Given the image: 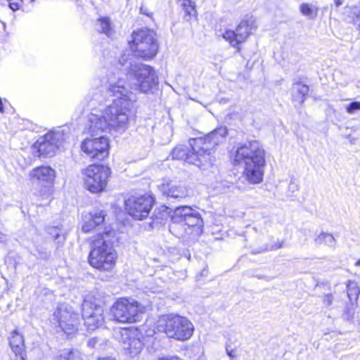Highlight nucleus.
Returning <instances> with one entry per match:
<instances>
[{
  "mask_svg": "<svg viewBox=\"0 0 360 360\" xmlns=\"http://www.w3.org/2000/svg\"><path fill=\"white\" fill-rule=\"evenodd\" d=\"M55 360H82L80 353L77 350L65 349L58 355Z\"/></svg>",
  "mask_w": 360,
  "mask_h": 360,
  "instance_id": "obj_29",
  "label": "nucleus"
},
{
  "mask_svg": "<svg viewBox=\"0 0 360 360\" xmlns=\"http://www.w3.org/2000/svg\"><path fill=\"white\" fill-rule=\"evenodd\" d=\"M238 334L230 335L226 343V352L231 360H233L237 356L236 350L240 346V342L238 340Z\"/></svg>",
  "mask_w": 360,
  "mask_h": 360,
  "instance_id": "obj_27",
  "label": "nucleus"
},
{
  "mask_svg": "<svg viewBox=\"0 0 360 360\" xmlns=\"http://www.w3.org/2000/svg\"><path fill=\"white\" fill-rule=\"evenodd\" d=\"M103 302L93 295H87L82 303V319L88 330H94L104 322Z\"/></svg>",
  "mask_w": 360,
  "mask_h": 360,
  "instance_id": "obj_8",
  "label": "nucleus"
},
{
  "mask_svg": "<svg viewBox=\"0 0 360 360\" xmlns=\"http://www.w3.org/2000/svg\"><path fill=\"white\" fill-rule=\"evenodd\" d=\"M326 235L325 232H321L316 238L315 243L317 245L324 244V236Z\"/></svg>",
  "mask_w": 360,
  "mask_h": 360,
  "instance_id": "obj_40",
  "label": "nucleus"
},
{
  "mask_svg": "<svg viewBox=\"0 0 360 360\" xmlns=\"http://www.w3.org/2000/svg\"><path fill=\"white\" fill-rule=\"evenodd\" d=\"M105 212L101 210H96L84 217V224L82 226V231L84 233H89L96 230L99 231L105 221Z\"/></svg>",
  "mask_w": 360,
  "mask_h": 360,
  "instance_id": "obj_20",
  "label": "nucleus"
},
{
  "mask_svg": "<svg viewBox=\"0 0 360 360\" xmlns=\"http://www.w3.org/2000/svg\"><path fill=\"white\" fill-rule=\"evenodd\" d=\"M99 360H115V359H111V358L106 357V358H103V359H99Z\"/></svg>",
  "mask_w": 360,
  "mask_h": 360,
  "instance_id": "obj_49",
  "label": "nucleus"
},
{
  "mask_svg": "<svg viewBox=\"0 0 360 360\" xmlns=\"http://www.w3.org/2000/svg\"><path fill=\"white\" fill-rule=\"evenodd\" d=\"M113 234L112 231L105 229L91 238L88 260L92 267L108 271L115 266L117 254L111 241Z\"/></svg>",
  "mask_w": 360,
  "mask_h": 360,
  "instance_id": "obj_4",
  "label": "nucleus"
},
{
  "mask_svg": "<svg viewBox=\"0 0 360 360\" xmlns=\"http://www.w3.org/2000/svg\"><path fill=\"white\" fill-rule=\"evenodd\" d=\"M158 187L162 195L167 197L168 200L179 201L189 195L188 188L184 184L170 179H163Z\"/></svg>",
  "mask_w": 360,
  "mask_h": 360,
  "instance_id": "obj_18",
  "label": "nucleus"
},
{
  "mask_svg": "<svg viewBox=\"0 0 360 360\" xmlns=\"http://www.w3.org/2000/svg\"><path fill=\"white\" fill-rule=\"evenodd\" d=\"M110 174V168L107 166L102 165L89 166L84 172V181L86 189L93 193L103 191L106 186Z\"/></svg>",
  "mask_w": 360,
  "mask_h": 360,
  "instance_id": "obj_12",
  "label": "nucleus"
},
{
  "mask_svg": "<svg viewBox=\"0 0 360 360\" xmlns=\"http://www.w3.org/2000/svg\"><path fill=\"white\" fill-rule=\"evenodd\" d=\"M82 150L91 159L103 160L108 154V139L101 136L98 138L86 139L81 145Z\"/></svg>",
  "mask_w": 360,
  "mask_h": 360,
  "instance_id": "obj_14",
  "label": "nucleus"
},
{
  "mask_svg": "<svg viewBox=\"0 0 360 360\" xmlns=\"http://www.w3.org/2000/svg\"><path fill=\"white\" fill-rule=\"evenodd\" d=\"M171 219L174 223H184L188 226H203V221L200 213L189 206L175 207Z\"/></svg>",
  "mask_w": 360,
  "mask_h": 360,
  "instance_id": "obj_15",
  "label": "nucleus"
},
{
  "mask_svg": "<svg viewBox=\"0 0 360 360\" xmlns=\"http://www.w3.org/2000/svg\"><path fill=\"white\" fill-rule=\"evenodd\" d=\"M172 211V208L166 205H161L160 207L156 208L151 217L152 222L150 225L162 224L169 217Z\"/></svg>",
  "mask_w": 360,
  "mask_h": 360,
  "instance_id": "obj_25",
  "label": "nucleus"
},
{
  "mask_svg": "<svg viewBox=\"0 0 360 360\" xmlns=\"http://www.w3.org/2000/svg\"><path fill=\"white\" fill-rule=\"evenodd\" d=\"M208 275V269L207 267L203 268L199 275L197 276L198 279H200V277H207Z\"/></svg>",
  "mask_w": 360,
  "mask_h": 360,
  "instance_id": "obj_44",
  "label": "nucleus"
},
{
  "mask_svg": "<svg viewBox=\"0 0 360 360\" xmlns=\"http://www.w3.org/2000/svg\"><path fill=\"white\" fill-rule=\"evenodd\" d=\"M180 6L184 12V19L190 21L193 17H195L197 11L195 2L191 0H179Z\"/></svg>",
  "mask_w": 360,
  "mask_h": 360,
  "instance_id": "obj_26",
  "label": "nucleus"
},
{
  "mask_svg": "<svg viewBox=\"0 0 360 360\" xmlns=\"http://www.w3.org/2000/svg\"><path fill=\"white\" fill-rule=\"evenodd\" d=\"M129 43L134 56L146 60L153 59L159 49L155 32L148 28L134 31Z\"/></svg>",
  "mask_w": 360,
  "mask_h": 360,
  "instance_id": "obj_6",
  "label": "nucleus"
},
{
  "mask_svg": "<svg viewBox=\"0 0 360 360\" xmlns=\"http://www.w3.org/2000/svg\"><path fill=\"white\" fill-rule=\"evenodd\" d=\"M345 109L349 114H354L356 111L360 110V101L351 102L346 106Z\"/></svg>",
  "mask_w": 360,
  "mask_h": 360,
  "instance_id": "obj_34",
  "label": "nucleus"
},
{
  "mask_svg": "<svg viewBox=\"0 0 360 360\" xmlns=\"http://www.w3.org/2000/svg\"><path fill=\"white\" fill-rule=\"evenodd\" d=\"M255 276H256L257 278H259V279L263 278V279H265V280H266V281H271V280H272V279H273V278H272V277H268V276H265L255 275Z\"/></svg>",
  "mask_w": 360,
  "mask_h": 360,
  "instance_id": "obj_46",
  "label": "nucleus"
},
{
  "mask_svg": "<svg viewBox=\"0 0 360 360\" xmlns=\"http://www.w3.org/2000/svg\"><path fill=\"white\" fill-rule=\"evenodd\" d=\"M9 345L15 354L13 360H25L23 336L14 330L9 337Z\"/></svg>",
  "mask_w": 360,
  "mask_h": 360,
  "instance_id": "obj_21",
  "label": "nucleus"
},
{
  "mask_svg": "<svg viewBox=\"0 0 360 360\" xmlns=\"http://www.w3.org/2000/svg\"><path fill=\"white\" fill-rule=\"evenodd\" d=\"M334 300L333 295L331 293L325 294L323 296L322 301L326 307L330 306Z\"/></svg>",
  "mask_w": 360,
  "mask_h": 360,
  "instance_id": "obj_36",
  "label": "nucleus"
},
{
  "mask_svg": "<svg viewBox=\"0 0 360 360\" xmlns=\"http://www.w3.org/2000/svg\"><path fill=\"white\" fill-rule=\"evenodd\" d=\"M309 91V86L302 82H295L292 84L291 95L292 101L299 104L304 103Z\"/></svg>",
  "mask_w": 360,
  "mask_h": 360,
  "instance_id": "obj_23",
  "label": "nucleus"
},
{
  "mask_svg": "<svg viewBox=\"0 0 360 360\" xmlns=\"http://www.w3.org/2000/svg\"><path fill=\"white\" fill-rule=\"evenodd\" d=\"M22 3L21 0H13L9 1V8L15 11L20 8V4Z\"/></svg>",
  "mask_w": 360,
  "mask_h": 360,
  "instance_id": "obj_38",
  "label": "nucleus"
},
{
  "mask_svg": "<svg viewBox=\"0 0 360 360\" xmlns=\"http://www.w3.org/2000/svg\"><path fill=\"white\" fill-rule=\"evenodd\" d=\"M233 164L244 167V174L251 184L262 181L266 165L265 151L257 141H252L238 146L233 154Z\"/></svg>",
  "mask_w": 360,
  "mask_h": 360,
  "instance_id": "obj_3",
  "label": "nucleus"
},
{
  "mask_svg": "<svg viewBox=\"0 0 360 360\" xmlns=\"http://www.w3.org/2000/svg\"><path fill=\"white\" fill-rule=\"evenodd\" d=\"M129 55L123 54L119 59L122 67L127 70L126 74L131 89L148 94L158 85V77L154 68L141 63L128 62Z\"/></svg>",
  "mask_w": 360,
  "mask_h": 360,
  "instance_id": "obj_5",
  "label": "nucleus"
},
{
  "mask_svg": "<svg viewBox=\"0 0 360 360\" xmlns=\"http://www.w3.org/2000/svg\"><path fill=\"white\" fill-rule=\"evenodd\" d=\"M289 188H290V190H292V192H294V191L298 190V186L295 183L290 182V184L289 185Z\"/></svg>",
  "mask_w": 360,
  "mask_h": 360,
  "instance_id": "obj_45",
  "label": "nucleus"
},
{
  "mask_svg": "<svg viewBox=\"0 0 360 360\" xmlns=\"http://www.w3.org/2000/svg\"><path fill=\"white\" fill-rule=\"evenodd\" d=\"M37 252L39 257L43 259H48L51 255L50 252H48L46 249L42 248H37Z\"/></svg>",
  "mask_w": 360,
  "mask_h": 360,
  "instance_id": "obj_37",
  "label": "nucleus"
},
{
  "mask_svg": "<svg viewBox=\"0 0 360 360\" xmlns=\"http://www.w3.org/2000/svg\"><path fill=\"white\" fill-rule=\"evenodd\" d=\"M52 322L67 335L74 334L79 324V315L71 306L60 304L53 314Z\"/></svg>",
  "mask_w": 360,
  "mask_h": 360,
  "instance_id": "obj_11",
  "label": "nucleus"
},
{
  "mask_svg": "<svg viewBox=\"0 0 360 360\" xmlns=\"http://www.w3.org/2000/svg\"><path fill=\"white\" fill-rule=\"evenodd\" d=\"M98 343V339L96 338H90L87 342V346L89 348H94Z\"/></svg>",
  "mask_w": 360,
  "mask_h": 360,
  "instance_id": "obj_41",
  "label": "nucleus"
},
{
  "mask_svg": "<svg viewBox=\"0 0 360 360\" xmlns=\"http://www.w3.org/2000/svg\"><path fill=\"white\" fill-rule=\"evenodd\" d=\"M140 13L143 15H146L148 17H151L153 13L150 12L147 7L142 5L140 8Z\"/></svg>",
  "mask_w": 360,
  "mask_h": 360,
  "instance_id": "obj_42",
  "label": "nucleus"
},
{
  "mask_svg": "<svg viewBox=\"0 0 360 360\" xmlns=\"http://www.w3.org/2000/svg\"><path fill=\"white\" fill-rule=\"evenodd\" d=\"M158 360H181L177 356H167L159 358Z\"/></svg>",
  "mask_w": 360,
  "mask_h": 360,
  "instance_id": "obj_43",
  "label": "nucleus"
},
{
  "mask_svg": "<svg viewBox=\"0 0 360 360\" xmlns=\"http://www.w3.org/2000/svg\"><path fill=\"white\" fill-rule=\"evenodd\" d=\"M103 302L93 295H87L82 303V319L88 330H94L104 322Z\"/></svg>",
  "mask_w": 360,
  "mask_h": 360,
  "instance_id": "obj_9",
  "label": "nucleus"
},
{
  "mask_svg": "<svg viewBox=\"0 0 360 360\" xmlns=\"http://www.w3.org/2000/svg\"><path fill=\"white\" fill-rule=\"evenodd\" d=\"M50 136L49 140L51 141L52 143H56V148L59 149L60 147H63V143L69 137V130L61 127L58 128L56 130H52L46 134Z\"/></svg>",
  "mask_w": 360,
  "mask_h": 360,
  "instance_id": "obj_24",
  "label": "nucleus"
},
{
  "mask_svg": "<svg viewBox=\"0 0 360 360\" xmlns=\"http://www.w3.org/2000/svg\"><path fill=\"white\" fill-rule=\"evenodd\" d=\"M265 250H266V249H262V248H261V249H259V250H252V253L253 255L259 254V253H261V252H264V251H265Z\"/></svg>",
  "mask_w": 360,
  "mask_h": 360,
  "instance_id": "obj_47",
  "label": "nucleus"
},
{
  "mask_svg": "<svg viewBox=\"0 0 360 360\" xmlns=\"http://www.w3.org/2000/svg\"><path fill=\"white\" fill-rule=\"evenodd\" d=\"M350 305L346 306L344 312L342 314V318L348 321H351L355 314V308L354 307V302H350Z\"/></svg>",
  "mask_w": 360,
  "mask_h": 360,
  "instance_id": "obj_33",
  "label": "nucleus"
},
{
  "mask_svg": "<svg viewBox=\"0 0 360 360\" xmlns=\"http://www.w3.org/2000/svg\"><path fill=\"white\" fill-rule=\"evenodd\" d=\"M111 314L114 319L122 323H133L139 321L143 310L136 301L120 298L111 307Z\"/></svg>",
  "mask_w": 360,
  "mask_h": 360,
  "instance_id": "obj_10",
  "label": "nucleus"
},
{
  "mask_svg": "<svg viewBox=\"0 0 360 360\" xmlns=\"http://www.w3.org/2000/svg\"><path fill=\"white\" fill-rule=\"evenodd\" d=\"M227 128L221 126L204 137L191 139L188 146L178 145L170 153L173 160L185 162L200 167L210 162V153L227 134Z\"/></svg>",
  "mask_w": 360,
  "mask_h": 360,
  "instance_id": "obj_2",
  "label": "nucleus"
},
{
  "mask_svg": "<svg viewBox=\"0 0 360 360\" xmlns=\"http://www.w3.org/2000/svg\"><path fill=\"white\" fill-rule=\"evenodd\" d=\"M300 11L303 15L314 19L317 15L318 8L308 3H302L300 6Z\"/></svg>",
  "mask_w": 360,
  "mask_h": 360,
  "instance_id": "obj_31",
  "label": "nucleus"
},
{
  "mask_svg": "<svg viewBox=\"0 0 360 360\" xmlns=\"http://www.w3.org/2000/svg\"><path fill=\"white\" fill-rule=\"evenodd\" d=\"M158 329L163 331L170 338L185 341L193 333L194 326L186 317L177 314L162 316L158 321Z\"/></svg>",
  "mask_w": 360,
  "mask_h": 360,
  "instance_id": "obj_7",
  "label": "nucleus"
},
{
  "mask_svg": "<svg viewBox=\"0 0 360 360\" xmlns=\"http://www.w3.org/2000/svg\"><path fill=\"white\" fill-rule=\"evenodd\" d=\"M49 137L50 136L45 134L34 143V147L37 149L39 157H52L55 155L56 150H58L56 148V143H52Z\"/></svg>",
  "mask_w": 360,
  "mask_h": 360,
  "instance_id": "obj_22",
  "label": "nucleus"
},
{
  "mask_svg": "<svg viewBox=\"0 0 360 360\" xmlns=\"http://www.w3.org/2000/svg\"><path fill=\"white\" fill-rule=\"evenodd\" d=\"M0 239H1V237H0ZM0 241H1V240H0Z\"/></svg>",
  "mask_w": 360,
  "mask_h": 360,
  "instance_id": "obj_51",
  "label": "nucleus"
},
{
  "mask_svg": "<svg viewBox=\"0 0 360 360\" xmlns=\"http://www.w3.org/2000/svg\"><path fill=\"white\" fill-rule=\"evenodd\" d=\"M96 27L98 32L104 33L108 37H110L114 32L111 20L108 17H101L98 19Z\"/></svg>",
  "mask_w": 360,
  "mask_h": 360,
  "instance_id": "obj_28",
  "label": "nucleus"
},
{
  "mask_svg": "<svg viewBox=\"0 0 360 360\" xmlns=\"http://www.w3.org/2000/svg\"><path fill=\"white\" fill-rule=\"evenodd\" d=\"M121 336L125 352L131 357L139 355L143 348L141 332L137 329L124 330Z\"/></svg>",
  "mask_w": 360,
  "mask_h": 360,
  "instance_id": "obj_16",
  "label": "nucleus"
},
{
  "mask_svg": "<svg viewBox=\"0 0 360 360\" xmlns=\"http://www.w3.org/2000/svg\"><path fill=\"white\" fill-rule=\"evenodd\" d=\"M353 23L354 25L356 26V27L360 30V11L354 14V18H353Z\"/></svg>",
  "mask_w": 360,
  "mask_h": 360,
  "instance_id": "obj_39",
  "label": "nucleus"
},
{
  "mask_svg": "<svg viewBox=\"0 0 360 360\" xmlns=\"http://www.w3.org/2000/svg\"><path fill=\"white\" fill-rule=\"evenodd\" d=\"M355 266H360V259L355 263Z\"/></svg>",
  "mask_w": 360,
  "mask_h": 360,
  "instance_id": "obj_50",
  "label": "nucleus"
},
{
  "mask_svg": "<svg viewBox=\"0 0 360 360\" xmlns=\"http://www.w3.org/2000/svg\"><path fill=\"white\" fill-rule=\"evenodd\" d=\"M49 233L53 235L54 240L60 244L63 243L65 240V236L63 233H60L58 228L57 226H53L51 228L49 231Z\"/></svg>",
  "mask_w": 360,
  "mask_h": 360,
  "instance_id": "obj_32",
  "label": "nucleus"
},
{
  "mask_svg": "<svg viewBox=\"0 0 360 360\" xmlns=\"http://www.w3.org/2000/svg\"><path fill=\"white\" fill-rule=\"evenodd\" d=\"M253 20H243L238 25L235 31L227 30L224 34V38L229 41L230 44L233 46H237V52L240 49L238 46L239 44L243 42L252 31L254 30Z\"/></svg>",
  "mask_w": 360,
  "mask_h": 360,
  "instance_id": "obj_17",
  "label": "nucleus"
},
{
  "mask_svg": "<svg viewBox=\"0 0 360 360\" xmlns=\"http://www.w3.org/2000/svg\"><path fill=\"white\" fill-rule=\"evenodd\" d=\"M155 203V198L150 194L133 195L125 201L128 214L137 220L146 218Z\"/></svg>",
  "mask_w": 360,
  "mask_h": 360,
  "instance_id": "obj_13",
  "label": "nucleus"
},
{
  "mask_svg": "<svg viewBox=\"0 0 360 360\" xmlns=\"http://www.w3.org/2000/svg\"><path fill=\"white\" fill-rule=\"evenodd\" d=\"M347 290L350 302H353L354 301L356 302L360 294V289L357 283L354 281H349L347 285Z\"/></svg>",
  "mask_w": 360,
  "mask_h": 360,
  "instance_id": "obj_30",
  "label": "nucleus"
},
{
  "mask_svg": "<svg viewBox=\"0 0 360 360\" xmlns=\"http://www.w3.org/2000/svg\"><path fill=\"white\" fill-rule=\"evenodd\" d=\"M335 4L337 7L340 6L342 4V0H334Z\"/></svg>",
  "mask_w": 360,
  "mask_h": 360,
  "instance_id": "obj_48",
  "label": "nucleus"
},
{
  "mask_svg": "<svg viewBox=\"0 0 360 360\" xmlns=\"http://www.w3.org/2000/svg\"><path fill=\"white\" fill-rule=\"evenodd\" d=\"M30 180L41 186L48 187L53 184L56 172L50 166H40L30 172Z\"/></svg>",
  "mask_w": 360,
  "mask_h": 360,
  "instance_id": "obj_19",
  "label": "nucleus"
},
{
  "mask_svg": "<svg viewBox=\"0 0 360 360\" xmlns=\"http://www.w3.org/2000/svg\"><path fill=\"white\" fill-rule=\"evenodd\" d=\"M122 75V73L118 71L108 76L107 93L115 98L103 110H96L89 115V131L92 136L102 132L124 131L127 127L128 112L137 98L127 89L126 80Z\"/></svg>",
  "mask_w": 360,
  "mask_h": 360,
  "instance_id": "obj_1",
  "label": "nucleus"
},
{
  "mask_svg": "<svg viewBox=\"0 0 360 360\" xmlns=\"http://www.w3.org/2000/svg\"><path fill=\"white\" fill-rule=\"evenodd\" d=\"M324 244L330 248H335L336 246V240L333 235L326 233L324 236Z\"/></svg>",
  "mask_w": 360,
  "mask_h": 360,
  "instance_id": "obj_35",
  "label": "nucleus"
}]
</instances>
